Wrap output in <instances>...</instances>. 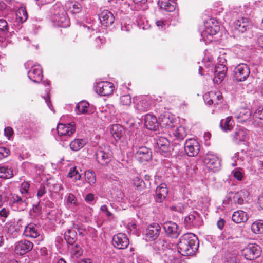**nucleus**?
<instances>
[{
    "mask_svg": "<svg viewBox=\"0 0 263 263\" xmlns=\"http://www.w3.org/2000/svg\"><path fill=\"white\" fill-rule=\"evenodd\" d=\"M17 15L22 22H25L28 18L27 12L25 8L19 9L17 12Z\"/></svg>",
    "mask_w": 263,
    "mask_h": 263,
    "instance_id": "44",
    "label": "nucleus"
},
{
    "mask_svg": "<svg viewBox=\"0 0 263 263\" xmlns=\"http://www.w3.org/2000/svg\"><path fill=\"white\" fill-rule=\"evenodd\" d=\"M46 193V189L43 185H41L38 190L37 196L39 198H41Z\"/></svg>",
    "mask_w": 263,
    "mask_h": 263,
    "instance_id": "59",
    "label": "nucleus"
},
{
    "mask_svg": "<svg viewBox=\"0 0 263 263\" xmlns=\"http://www.w3.org/2000/svg\"><path fill=\"white\" fill-rule=\"evenodd\" d=\"M71 250V255L73 257L78 258L80 257L83 253L82 249L77 243L74 246H72Z\"/></svg>",
    "mask_w": 263,
    "mask_h": 263,
    "instance_id": "43",
    "label": "nucleus"
},
{
    "mask_svg": "<svg viewBox=\"0 0 263 263\" xmlns=\"http://www.w3.org/2000/svg\"><path fill=\"white\" fill-rule=\"evenodd\" d=\"M76 232L70 229H68L64 234V238L67 243L71 246H73L76 240Z\"/></svg>",
    "mask_w": 263,
    "mask_h": 263,
    "instance_id": "33",
    "label": "nucleus"
},
{
    "mask_svg": "<svg viewBox=\"0 0 263 263\" xmlns=\"http://www.w3.org/2000/svg\"><path fill=\"white\" fill-rule=\"evenodd\" d=\"M165 263H180L179 258L176 257L173 253L172 250H168L165 254V257L164 258Z\"/></svg>",
    "mask_w": 263,
    "mask_h": 263,
    "instance_id": "40",
    "label": "nucleus"
},
{
    "mask_svg": "<svg viewBox=\"0 0 263 263\" xmlns=\"http://www.w3.org/2000/svg\"><path fill=\"white\" fill-rule=\"evenodd\" d=\"M210 96L213 98V100H217L218 103L220 104L222 101V96L219 92H215L213 91L210 92Z\"/></svg>",
    "mask_w": 263,
    "mask_h": 263,
    "instance_id": "52",
    "label": "nucleus"
},
{
    "mask_svg": "<svg viewBox=\"0 0 263 263\" xmlns=\"http://www.w3.org/2000/svg\"><path fill=\"white\" fill-rule=\"evenodd\" d=\"M123 132V127L119 124L112 125L110 127V133L115 138L120 139Z\"/></svg>",
    "mask_w": 263,
    "mask_h": 263,
    "instance_id": "36",
    "label": "nucleus"
},
{
    "mask_svg": "<svg viewBox=\"0 0 263 263\" xmlns=\"http://www.w3.org/2000/svg\"><path fill=\"white\" fill-rule=\"evenodd\" d=\"M203 162L206 167L213 172L220 169L221 164L219 158L215 154L208 152L204 157Z\"/></svg>",
    "mask_w": 263,
    "mask_h": 263,
    "instance_id": "8",
    "label": "nucleus"
},
{
    "mask_svg": "<svg viewBox=\"0 0 263 263\" xmlns=\"http://www.w3.org/2000/svg\"><path fill=\"white\" fill-rule=\"evenodd\" d=\"M234 29L239 32L243 33L249 29L248 19L240 17L234 23Z\"/></svg>",
    "mask_w": 263,
    "mask_h": 263,
    "instance_id": "21",
    "label": "nucleus"
},
{
    "mask_svg": "<svg viewBox=\"0 0 263 263\" xmlns=\"http://www.w3.org/2000/svg\"><path fill=\"white\" fill-rule=\"evenodd\" d=\"M178 252L182 255L189 256L195 254L198 249V238L193 233H186L181 236L177 244Z\"/></svg>",
    "mask_w": 263,
    "mask_h": 263,
    "instance_id": "1",
    "label": "nucleus"
},
{
    "mask_svg": "<svg viewBox=\"0 0 263 263\" xmlns=\"http://www.w3.org/2000/svg\"><path fill=\"white\" fill-rule=\"evenodd\" d=\"M143 183L142 180L139 179L138 177H136L133 180V184L134 185L138 187L142 186V183Z\"/></svg>",
    "mask_w": 263,
    "mask_h": 263,
    "instance_id": "62",
    "label": "nucleus"
},
{
    "mask_svg": "<svg viewBox=\"0 0 263 263\" xmlns=\"http://www.w3.org/2000/svg\"><path fill=\"white\" fill-rule=\"evenodd\" d=\"M89 104L86 101H81L78 103L76 107V111L77 114H85L88 112Z\"/></svg>",
    "mask_w": 263,
    "mask_h": 263,
    "instance_id": "35",
    "label": "nucleus"
},
{
    "mask_svg": "<svg viewBox=\"0 0 263 263\" xmlns=\"http://www.w3.org/2000/svg\"><path fill=\"white\" fill-rule=\"evenodd\" d=\"M137 108L139 110L146 111L148 110V103L146 96L140 98V100L137 103Z\"/></svg>",
    "mask_w": 263,
    "mask_h": 263,
    "instance_id": "41",
    "label": "nucleus"
},
{
    "mask_svg": "<svg viewBox=\"0 0 263 263\" xmlns=\"http://www.w3.org/2000/svg\"><path fill=\"white\" fill-rule=\"evenodd\" d=\"M22 219H18L16 224H10L8 228V233L10 234L12 237H16L18 235V232L22 227Z\"/></svg>",
    "mask_w": 263,
    "mask_h": 263,
    "instance_id": "30",
    "label": "nucleus"
},
{
    "mask_svg": "<svg viewBox=\"0 0 263 263\" xmlns=\"http://www.w3.org/2000/svg\"><path fill=\"white\" fill-rule=\"evenodd\" d=\"M67 203L68 204H76V199L73 194L70 193L67 195Z\"/></svg>",
    "mask_w": 263,
    "mask_h": 263,
    "instance_id": "56",
    "label": "nucleus"
},
{
    "mask_svg": "<svg viewBox=\"0 0 263 263\" xmlns=\"http://www.w3.org/2000/svg\"><path fill=\"white\" fill-rule=\"evenodd\" d=\"M13 176V170L11 167L3 164L0 165V178L8 179Z\"/></svg>",
    "mask_w": 263,
    "mask_h": 263,
    "instance_id": "29",
    "label": "nucleus"
},
{
    "mask_svg": "<svg viewBox=\"0 0 263 263\" xmlns=\"http://www.w3.org/2000/svg\"><path fill=\"white\" fill-rule=\"evenodd\" d=\"M4 134L9 139L13 134V129L10 126L6 127L4 129Z\"/></svg>",
    "mask_w": 263,
    "mask_h": 263,
    "instance_id": "58",
    "label": "nucleus"
},
{
    "mask_svg": "<svg viewBox=\"0 0 263 263\" xmlns=\"http://www.w3.org/2000/svg\"><path fill=\"white\" fill-rule=\"evenodd\" d=\"M227 71V67L223 64H217L215 67V77L213 80L215 84H220L224 79Z\"/></svg>",
    "mask_w": 263,
    "mask_h": 263,
    "instance_id": "16",
    "label": "nucleus"
},
{
    "mask_svg": "<svg viewBox=\"0 0 263 263\" xmlns=\"http://www.w3.org/2000/svg\"><path fill=\"white\" fill-rule=\"evenodd\" d=\"M161 227L157 223L149 224V242L150 240H156L159 238Z\"/></svg>",
    "mask_w": 263,
    "mask_h": 263,
    "instance_id": "24",
    "label": "nucleus"
},
{
    "mask_svg": "<svg viewBox=\"0 0 263 263\" xmlns=\"http://www.w3.org/2000/svg\"><path fill=\"white\" fill-rule=\"evenodd\" d=\"M171 209L175 211H177L180 213H182L184 210V206L182 203H178L176 205H173Z\"/></svg>",
    "mask_w": 263,
    "mask_h": 263,
    "instance_id": "57",
    "label": "nucleus"
},
{
    "mask_svg": "<svg viewBox=\"0 0 263 263\" xmlns=\"http://www.w3.org/2000/svg\"><path fill=\"white\" fill-rule=\"evenodd\" d=\"M249 195V193L246 190H241L235 193L233 196L234 202L240 205L244 203V200Z\"/></svg>",
    "mask_w": 263,
    "mask_h": 263,
    "instance_id": "31",
    "label": "nucleus"
},
{
    "mask_svg": "<svg viewBox=\"0 0 263 263\" xmlns=\"http://www.w3.org/2000/svg\"><path fill=\"white\" fill-rule=\"evenodd\" d=\"M149 141L153 143L156 152L163 154L168 151L170 142L159 131L149 130Z\"/></svg>",
    "mask_w": 263,
    "mask_h": 263,
    "instance_id": "3",
    "label": "nucleus"
},
{
    "mask_svg": "<svg viewBox=\"0 0 263 263\" xmlns=\"http://www.w3.org/2000/svg\"><path fill=\"white\" fill-rule=\"evenodd\" d=\"M120 103L123 105L129 106L132 103V98L130 95H123L120 97Z\"/></svg>",
    "mask_w": 263,
    "mask_h": 263,
    "instance_id": "49",
    "label": "nucleus"
},
{
    "mask_svg": "<svg viewBox=\"0 0 263 263\" xmlns=\"http://www.w3.org/2000/svg\"><path fill=\"white\" fill-rule=\"evenodd\" d=\"M30 187V184L27 182H24L21 184L20 191L22 195H26L28 197V189Z\"/></svg>",
    "mask_w": 263,
    "mask_h": 263,
    "instance_id": "48",
    "label": "nucleus"
},
{
    "mask_svg": "<svg viewBox=\"0 0 263 263\" xmlns=\"http://www.w3.org/2000/svg\"><path fill=\"white\" fill-rule=\"evenodd\" d=\"M61 11H63V9H62L61 7H59L58 6H53L52 8L51 12L55 15L54 20L55 21L63 22L62 20L59 19L60 17V12H61Z\"/></svg>",
    "mask_w": 263,
    "mask_h": 263,
    "instance_id": "47",
    "label": "nucleus"
},
{
    "mask_svg": "<svg viewBox=\"0 0 263 263\" xmlns=\"http://www.w3.org/2000/svg\"><path fill=\"white\" fill-rule=\"evenodd\" d=\"M99 19L102 25L109 26L113 24L115 17L110 11L104 10L99 15Z\"/></svg>",
    "mask_w": 263,
    "mask_h": 263,
    "instance_id": "19",
    "label": "nucleus"
},
{
    "mask_svg": "<svg viewBox=\"0 0 263 263\" xmlns=\"http://www.w3.org/2000/svg\"><path fill=\"white\" fill-rule=\"evenodd\" d=\"M84 199L87 202H91L94 200V195L92 193H89L86 195Z\"/></svg>",
    "mask_w": 263,
    "mask_h": 263,
    "instance_id": "63",
    "label": "nucleus"
},
{
    "mask_svg": "<svg viewBox=\"0 0 263 263\" xmlns=\"http://www.w3.org/2000/svg\"><path fill=\"white\" fill-rule=\"evenodd\" d=\"M199 149V143L195 139H189L186 141L184 144V150L189 156H196L198 154Z\"/></svg>",
    "mask_w": 263,
    "mask_h": 263,
    "instance_id": "11",
    "label": "nucleus"
},
{
    "mask_svg": "<svg viewBox=\"0 0 263 263\" xmlns=\"http://www.w3.org/2000/svg\"><path fill=\"white\" fill-rule=\"evenodd\" d=\"M249 217L246 212L242 210H238L234 212L232 216V220L236 223L246 222Z\"/></svg>",
    "mask_w": 263,
    "mask_h": 263,
    "instance_id": "27",
    "label": "nucleus"
},
{
    "mask_svg": "<svg viewBox=\"0 0 263 263\" xmlns=\"http://www.w3.org/2000/svg\"><path fill=\"white\" fill-rule=\"evenodd\" d=\"M156 198V201L157 202H161L166 198L168 190L166 187V185L165 183H162L158 186L155 191Z\"/></svg>",
    "mask_w": 263,
    "mask_h": 263,
    "instance_id": "23",
    "label": "nucleus"
},
{
    "mask_svg": "<svg viewBox=\"0 0 263 263\" xmlns=\"http://www.w3.org/2000/svg\"><path fill=\"white\" fill-rule=\"evenodd\" d=\"M10 154V150L6 147H0V158H6Z\"/></svg>",
    "mask_w": 263,
    "mask_h": 263,
    "instance_id": "54",
    "label": "nucleus"
},
{
    "mask_svg": "<svg viewBox=\"0 0 263 263\" xmlns=\"http://www.w3.org/2000/svg\"><path fill=\"white\" fill-rule=\"evenodd\" d=\"M255 122H258L260 126L263 127V107L258 106L253 115Z\"/></svg>",
    "mask_w": 263,
    "mask_h": 263,
    "instance_id": "34",
    "label": "nucleus"
},
{
    "mask_svg": "<svg viewBox=\"0 0 263 263\" xmlns=\"http://www.w3.org/2000/svg\"><path fill=\"white\" fill-rule=\"evenodd\" d=\"M187 130L182 126H179L173 133V135L179 140H182L186 136Z\"/></svg>",
    "mask_w": 263,
    "mask_h": 263,
    "instance_id": "37",
    "label": "nucleus"
},
{
    "mask_svg": "<svg viewBox=\"0 0 263 263\" xmlns=\"http://www.w3.org/2000/svg\"><path fill=\"white\" fill-rule=\"evenodd\" d=\"M198 218V214L194 211L185 217L184 221L187 226H195L196 224V221Z\"/></svg>",
    "mask_w": 263,
    "mask_h": 263,
    "instance_id": "32",
    "label": "nucleus"
},
{
    "mask_svg": "<svg viewBox=\"0 0 263 263\" xmlns=\"http://www.w3.org/2000/svg\"><path fill=\"white\" fill-rule=\"evenodd\" d=\"M249 137V132L242 127L237 128L233 135V140L235 142L244 141Z\"/></svg>",
    "mask_w": 263,
    "mask_h": 263,
    "instance_id": "22",
    "label": "nucleus"
},
{
    "mask_svg": "<svg viewBox=\"0 0 263 263\" xmlns=\"http://www.w3.org/2000/svg\"><path fill=\"white\" fill-rule=\"evenodd\" d=\"M224 263H238V260L235 254L230 255L227 258Z\"/></svg>",
    "mask_w": 263,
    "mask_h": 263,
    "instance_id": "55",
    "label": "nucleus"
},
{
    "mask_svg": "<svg viewBox=\"0 0 263 263\" xmlns=\"http://www.w3.org/2000/svg\"><path fill=\"white\" fill-rule=\"evenodd\" d=\"M137 153L139 155L142 154V156L139 158V160L141 162H144V161H147L148 160L147 156L148 149L146 147L140 148Z\"/></svg>",
    "mask_w": 263,
    "mask_h": 263,
    "instance_id": "45",
    "label": "nucleus"
},
{
    "mask_svg": "<svg viewBox=\"0 0 263 263\" xmlns=\"http://www.w3.org/2000/svg\"><path fill=\"white\" fill-rule=\"evenodd\" d=\"M234 117L239 122H243L248 120L251 116V111L248 108H242L234 114Z\"/></svg>",
    "mask_w": 263,
    "mask_h": 263,
    "instance_id": "25",
    "label": "nucleus"
},
{
    "mask_svg": "<svg viewBox=\"0 0 263 263\" xmlns=\"http://www.w3.org/2000/svg\"><path fill=\"white\" fill-rule=\"evenodd\" d=\"M41 208L40 205V203H38L37 204L33 205V208L30 210V214L31 216L36 217L41 213Z\"/></svg>",
    "mask_w": 263,
    "mask_h": 263,
    "instance_id": "50",
    "label": "nucleus"
},
{
    "mask_svg": "<svg viewBox=\"0 0 263 263\" xmlns=\"http://www.w3.org/2000/svg\"><path fill=\"white\" fill-rule=\"evenodd\" d=\"M86 144L87 141L85 139L77 138L70 143L69 146L72 151L77 152L84 147Z\"/></svg>",
    "mask_w": 263,
    "mask_h": 263,
    "instance_id": "28",
    "label": "nucleus"
},
{
    "mask_svg": "<svg viewBox=\"0 0 263 263\" xmlns=\"http://www.w3.org/2000/svg\"><path fill=\"white\" fill-rule=\"evenodd\" d=\"M171 128L175 126V120L172 115L165 113L160 115L158 120L155 115L149 113V130L159 131V126Z\"/></svg>",
    "mask_w": 263,
    "mask_h": 263,
    "instance_id": "2",
    "label": "nucleus"
},
{
    "mask_svg": "<svg viewBox=\"0 0 263 263\" xmlns=\"http://www.w3.org/2000/svg\"><path fill=\"white\" fill-rule=\"evenodd\" d=\"M72 7H73V10L72 11H73L74 13H78L81 10V7L80 5L78 4H73Z\"/></svg>",
    "mask_w": 263,
    "mask_h": 263,
    "instance_id": "64",
    "label": "nucleus"
},
{
    "mask_svg": "<svg viewBox=\"0 0 263 263\" xmlns=\"http://www.w3.org/2000/svg\"><path fill=\"white\" fill-rule=\"evenodd\" d=\"M160 9L167 12L174 11L177 7L176 3L173 0H156Z\"/></svg>",
    "mask_w": 263,
    "mask_h": 263,
    "instance_id": "20",
    "label": "nucleus"
},
{
    "mask_svg": "<svg viewBox=\"0 0 263 263\" xmlns=\"http://www.w3.org/2000/svg\"><path fill=\"white\" fill-rule=\"evenodd\" d=\"M217 24V23L212 18L204 23L205 28L201 32V41H202L205 44H208L212 41L213 36L219 31V26Z\"/></svg>",
    "mask_w": 263,
    "mask_h": 263,
    "instance_id": "4",
    "label": "nucleus"
},
{
    "mask_svg": "<svg viewBox=\"0 0 263 263\" xmlns=\"http://www.w3.org/2000/svg\"><path fill=\"white\" fill-rule=\"evenodd\" d=\"M57 129L60 136L70 137L76 131L75 123L73 122L68 124L60 123L58 125Z\"/></svg>",
    "mask_w": 263,
    "mask_h": 263,
    "instance_id": "14",
    "label": "nucleus"
},
{
    "mask_svg": "<svg viewBox=\"0 0 263 263\" xmlns=\"http://www.w3.org/2000/svg\"><path fill=\"white\" fill-rule=\"evenodd\" d=\"M10 211L7 208L4 207L0 209V219L3 221H5V219L7 218L9 215Z\"/></svg>",
    "mask_w": 263,
    "mask_h": 263,
    "instance_id": "51",
    "label": "nucleus"
},
{
    "mask_svg": "<svg viewBox=\"0 0 263 263\" xmlns=\"http://www.w3.org/2000/svg\"><path fill=\"white\" fill-rule=\"evenodd\" d=\"M27 199L28 196L26 195L13 194L9 200V205L13 211H22L27 206Z\"/></svg>",
    "mask_w": 263,
    "mask_h": 263,
    "instance_id": "5",
    "label": "nucleus"
},
{
    "mask_svg": "<svg viewBox=\"0 0 263 263\" xmlns=\"http://www.w3.org/2000/svg\"><path fill=\"white\" fill-rule=\"evenodd\" d=\"M114 84L109 82L102 81L97 83L96 90L101 96H108L111 95L114 90Z\"/></svg>",
    "mask_w": 263,
    "mask_h": 263,
    "instance_id": "13",
    "label": "nucleus"
},
{
    "mask_svg": "<svg viewBox=\"0 0 263 263\" xmlns=\"http://www.w3.org/2000/svg\"><path fill=\"white\" fill-rule=\"evenodd\" d=\"M95 155L97 162L103 166L108 164L112 158V153L109 146L100 147Z\"/></svg>",
    "mask_w": 263,
    "mask_h": 263,
    "instance_id": "6",
    "label": "nucleus"
},
{
    "mask_svg": "<svg viewBox=\"0 0 263 263\" xmlns=\"http://www.w3.org/2000/svg\"><path fill=\"white\" fill-rule=\"evenodd\" d=\"M163 227L167 236L171 238H177L181 231L179 226L175 222L171 221L164 222Z\"/></svg>",
    "mask_w": 263,
    "mask_h": 263,
    "instance_id": "12",
    "label": "nucleus"
},
{
    "mask_svg": "<svg viewBox=\"0 0 263 263\" xmlns=\"http://www.w3.org/2000/svg\"><path fill=\"white\" fill-rule=\"evenodd\" d=\"M203 99H204V100L206 104H208L209 105L213 104L212 99L210 96V92H209L207 94H205L203 96Z\"/></svg>",
    "mask_w": 263,
    "mask_h": 263,
    "instance_id": "61",
    "label": "nucleus"
},
{
    "mask_svg": "<svg viewBox=\"0 0 263 263\" xmlns=\"http://www.w3.org/2000/svg\"><path fill=\"white\" fill-rule=\"evenodd\" d=\"M33 247V244L30 241L23 240L15 243L14 251L18 255H23L30 251Z\"/></svg>",
    "mask_w": 263,
    "mask_h": 263,
    "instance_id": "15",
    "label": "nucleus"
},
{
    "mask_svg": "<svg viewBox=\"0 0 263 263\" xmlns=\"http://www.w3.org/2000/svg\"><path fill=\"white\" fill-rule=\"evenodd\" d=\"M166 243L163 239L158 238L156 240H150L149 246L152 248L156 254L161 255L166 247Z\"/></svg>",
    "mask_w": 263,
    "mask_h": 263,
    "instance_id": "18",
    "label": "nucleus"
},
{
    "mask_svg": "<svg viewBox=\"0 0 263 263\" xmlns=\"http://www.w3.org/2000/svg\"><path fill=\"white\" fill-rule=\"evenodd\" d=\"M29 79L34 83H39L43 79V74L41 68L40 67L33 66L28 72Z\"/></svg>",
    "mask_w": 263,
    "mask_h": 263,
    "instance_id": "17",
    "label": "nucleus"
},
{
    "mask_svg": "<svg viewBox=\"0 0 263 263\" xmlns=\"http://www.w3.org/2000/svg\"><path fill=\"white\" fill-rule=\"evenodd\" d=\"M234 177L238 180H241L243 177L242 173L239 171H234L233 172Z\"/></svg>",
    "mask_w": 263,
    "mask_h": 263,
    "instance_id": "60",
    "label": "nucleus"
},
{
    "mask_svg": "<svg viewBox=\"0 0 263 263\" xmlns=\"http://www.w3.org/2000/svg\"><path fill=\"white\" fill-rule=\"evenodd\" d=\"M24 235L27 237L35 238L40 235V233L36 229L35 225L30 223L25 227Z\"/></svg>",
    "mask_w": 263,
    "mask_h": 263,
    "instance_id": "26",
    "label": "nucleus"
},
{
    "mask_svg": "<svg viewBox=\"0 0 263 263\" xmlns=\"http://www.w3.org/2000/svg\"><path fill=\"white\" fill-rule=\"evenodd\" d=\"M112 243L117 249L123 250L128 247L129 240L125 234L119 233L112 237Z\"/></svg>",
    "mask_w": 263,
    "mask_h": 263,
    "instance_id": "9",
    "label": "nucleus"
},
{
    "mask_svg": "<svg viewBox=\"0 0 263 263\" xmlns=\"http://www.w3.org/2000/svg\"><path fill=\"white\" fill-rule=\"evenodd\" d=\"M232 117H228L224 120H221L220 123V126L224 131L230 130L233 127V122L231 121Z\"/></svg>",
    "mask_w": 263,
    "mask_h": 263,
    "instance_id": "39",
    "label": "nucleus"
},
{
    "mask_svg": "<svg viewBox=\"0 0 263 263\" xmlns=\"http://www.w3.org/2000/svg\"><path fill=\"white\" fill-rule=\"evenodd\" d=\"M0 32L4 34L8 32V24L4 19H0Z\"/></svg>",
    "mask_w": 263,
    "mask_h": 263,
    "instance_id": "53",
    "label": "nucleus"
},
{
    "mask_svg": "<svg viewBox=\"0 0 263 263\" xmlns=\"http://www.w3.org/2000/svg\"><path fill=\"white\" fill-rule=\"evenodd\" d=\"M67 176L69 178L74 177L75 180H79L81 179V177L80 174L79 173L78 171L77 170L76 167L71 168Z\"/></svg>",
    "mask_w": 263,
    "mask_h": 263,
    "instance_id": "46",
    "label": "nucleus"
},
{
    "mask_svg": "<svg viewBox=\"0 0 263 263\" xmlns=\"http://www.w3.org/2000/svg\"><path fill=\"white\" fill-rule=\"evenodd\" d=\"M86 180L91 185L94 184L96 181V174L94 172L87 170L85 173Z\"/></svg>",
    "mask_w": 263,
    "mask_h": 263,
    "instance_id": "42",
    "label": "nucleus"
},
{
    "mask_svg": "<svg viewBox=\"0 0 263 263\" xmlns=\"http://www.w3.org/2000/svg\"><path fill=\"white\" fill-rule=\"evenodd\" d=\"M261 248L255 243H250L242 250V254L248 260L255 259L261 255Z\"/></svg>",
    "mask_w": 263,
    "mask_h": 263,
    "instance_id": "7",
    "label": "nucleus"
},
{
    "mask_svg": "<svg viewBox=\"0 0 263 263\" xmlns=\"http://www.w3.org/2000/svg\"><path fill=\"white\" fill-rule=\"evenodd\" d=\"M251 230L255 234L263 233V220H259L254 222L251 225Z\"/></svg>",
    "mask_w": 263,
    "mask_h": 263,
    "instance_id": "38",
    "label": "nucleus"
},
{
    "mask_svg": "<svg viewBox=\"0 0 263 263\" xmlns=\"http://www.w3.org/2000/svg\"><path fill=\"white\" fill-rule=\"evenodd\" d=\"M234 77L237 81H245L250 73L249 66L244 63L239 64L234 70Z\"/></svg>",
    "mask_w": 263,
    "mask_h": 263,
    "instance_id": "10",
    "label": "nucleus"
}]
</instances>
